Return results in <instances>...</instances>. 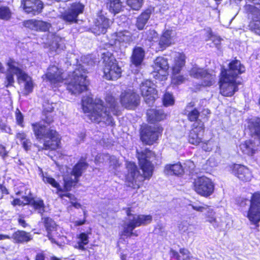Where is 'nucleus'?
<instances>
[{
  "label": "nucleus",
  "mask_w": 260,
  "mask_h": 260,
  "mask_svg": "<svg viewBox=\"0 0 260 260\" xmlns=\"http://www.w3.org/2000/svg\"><path fill=\"white\" fill-rule=\"evenodd\" d=\"M86 74L87 69L84 66L79 64L67 78L62 69L55 66H50L42 78L54 87L60 86L64 83L71 94L77 95L87 89L88 82L86 80Z\"/></svg>",
  "instance_id": "obj_1"
},
{
  "label": "nucleus",
  "mask_w": 260,
  "mask_h": 260,
  "mask_svg": "<svg viewBox=\"0 0 260 260\" xmlns=\"http://www.w3.org/2000/svg\"><path fill=\"white\" fill-rule=\"evenodd\" d=\"M105 101L104 105L100 99L93 100L90 95L84 96L82 99V109L92 122L113 125L114 124L113 115H117L119 111L118 103L110 94L107 95Z\"/></svg>",
  "instance_id": "obj_2"
},
{
  "label": "nucleus",
  "mask_w": 260,
  "mask_h": 260,
  "mask_svg": "<svg viewBox=\"0 0 260 260\" xmlns=\"http://www.w3.org/2000/svg\"><path fill=\"white\" fill-rule=\"evenodd\" d=\"M7 66L6 87L13 86L14 83V75H15L18 82H24L25 94L27 95L31 93L34 89V83L31 78L23 70L22 64L13 59L10 58L7 62Z\"/></svg>",
  "instance_id": "obj_3"
},
{
  "label": "nucleus",
  "mask_w": 260,
  "mask_h": 260,
  "mask_svg": "<svg viewBox=\"0 0 260 260\" xmlns=\"http://www.w3.org/2000/svg\"><path fill=\"white\" fill-rule=\"evenodd\" d=\"M31 125L36 138L44 141V149L55 150L59 147L60 138L55 130L48 127L42 122L32 123Z\"/></svg>",
  "instance_id": "obj_4"
},
{
  "label": "nucleus",
  "mask_w": 260,
  "mask_h": 260,
  "mask_svg": "<svg viewBox=\"0 0 260 260\" xmlns=\"http://www.w3.org/2000/svg\"><path fill=\"white\" fill-rule=\"evenodd\" d=\"M126 213L127 217L123 224V230L122 235L127 237L137 236V234L134 233L133 230L137 227L149 224L152 220V217L150 215L131 213L130 208L126 209Z\"/></svg>",
  "instance_id": "obj_5"
},
{
  "label": "nucleus",
  "mask_w": 260,
  "mask_h": 260,
  "mask_svg": "<svg viewBox=\"0 0 260 260\" xmlns=\"http://www.w3.org/2000/svg\"><path fill=\"white\" fill-rule=\"evenodd\" d=\"M248 127L251 134L257 136V138L249 139L241 143L240 148L244 154L252 156L260 149V118L251 120Z\"/></svg>",
  "instance_id": "obj_6"
},
{
  "label": "nucleus",
  "mask_w": 260,
  "mask_h": 260,
  "mask_svg": "<svg viewBox=\"0 0 260 260\" xmlns=\"http://www.w3.org/2000/svg\"><path fill=\"white\" fill-rule=\"evenodd\" d=\"M102 59L104 64V76L108 80H117L121 75L122 70L113 54L104 50L102 52Z\"/></svg>",
  "instance_id": "obj_7"
},
{
  "label": "nucleus",
  "mask_w": 260,
  "mask_h": 260,
  "mask_svg": "<svg viewBox=\"0 0 260 260\" xmlns=\"http://www.w3.org/2000/svg\"><path fill=\"white\" fill-rule=\"evenodd\" d=\"M88 167V164L85 160L81 158L73 167L70 174H67L63 177L64 188L66 190H70L73 186L78 182L79 178L86 170Z\"/></svg>",
  "instance_id": "obj_8"
},
{
  "label": "nucleus",
  "mask_w": 260,
  "mask_h": 260,
  "mask_svg": "<svg viewBox=\"0 0 260 260\" xmlns=\"http://www.w3.org/2000/svg\"><path fill=\"white\" fill-rule=\"evenodd\" d=\"M244 9L248 18L251 19L248 25L249 29L260 36V6L246 4L244 6Z\"/></svg>",
  "instance_id": "obj_9"
},
{
  "label": "nucleus",
  "mask_w": 260,
  "mask_h": 260,
  "mask_svg": "<svg viewBox=\"0 0 260 260\" xmlns=\"http://www.w3.org/2000/svg\"><path fill=\"white\" fill-rule=\"evenodd\" d=\"M193 189L198 194L208 197L213 193L214 184L211 179L203 176L194 179Z\"/></svg>",
  "instance_id": "obj_10"
},
{
  "label": "nucleus",
  "mask_w": 260,
  "mask_h": 260,
  "mask_svg": "<svg viewBox=\"0 0 260 260\" xmlns=\"http://www.w3.org/2000/svg\"><path fill=\"white\" fill-rule=\"evenodd\" d=\"M172 56L174 58V62L172 66L173 77L172 82L174 84H180L186 79V78L183 76L177 75L185 65V55L181 53L174 52H172Z\"/></svg>",
  "instance_id": "obj_11"
},
{
  "label": "nucleus",
  "mask_w": 260,
  "mask_h": 260,
  "mask_svg": "<svg viewBox=\"0 0 260 260\" xmlns=\"http://www.w3.org/2000/svg\"><path fill=\"white\" fill-rule=\"evenodd\" d=\"M137 152L139 164L143 172L144 178L149 179L152 176L153 171V166L149 159L153 153L147 149L141 152L137 150Z\"/></svg>",
  "instance_id": "obj_12"
},
{
  "label": "nucleus",
  "mask_w": 260,
  "mask_h": 260,
  "mask_svg": "<svg viewBox=\"0 0 260 260\" xmlns=\"http://www.w3.org/2000/svg\"><path fill=\"white\" fill-rule=\"evenodd\" d=\"M247 217L253 224L260 221V191L256 192L252 195Z\"/></svg>",
  "instance_id": "obj_13"
},
{
  "label": "nucleus",
  "mask_w": 260,
  "mask_h": 260,
  "mask_svg": "<svg viewBox=\"0 0 260 260\" xmlns=\"http://www.w3.org/2000/svg\"><path fill=\"white\" fill-rule=\"evenodd\" d=\"M220 92L224 96H231L238 90L236 79L233 77L220 75Z\"/></svg>",
  "instance_id": "obj_14"
},
{
  "label": "nucleus",
  "mask_w": 260,
  "mask_h": 260,
  "mask_svg": "<svg viewBox=\"0 0 260 260\" xmlns=\"http://www.w3.org/2000/svg\"><path fill=\"white\" fill-rule=\"evenodd\" d=\"M140 90L146 103L149 106L152 105L157 98L155 85L151 81L147 80L141 83Z\"/></svg>",
  "instance_id": "obj_15"
},
{
  "label": "nucleus",
  "mask_w": 260,
  "mask_h": 260,
  "mask_svg": "<svg viewBox=\"0 0 260 260\" xmlns=\"http://www.w3.org/2000/svg\"><path fill=\"white\" fill-rule=\"evenodd\" d=\"M152 67V74L155 79L162 80L168 74L169 63L167 59L164 57H157L154 61Z\"/></svg>",
  "instance_id": "obj_16"
},
{
  "label": "nucleus",
  "mask_w": 260,
  "mask_h": 260,
  "mask_svg": "<svg viewBox=\"0 0 260 260\" xmlns=\"http://www.w3.org/2000/svg\"><path fill=\"white\" fill-rule=\"evenodd\" d=\"M162 132V128L159 126H147L141 132V139L148 145H151L155 142Z\"/></svg>",
  "instance_id": "obj_17"
},
{
  "label": "nucleus",
  "mask_w": 260,
  "mask_h": 260,
  "mask_svg": "<svg viewBox=\"0 0 260 260\" xmlns=\"http://www.w3.org/2000/svg\"><path fill=\"white\" fill-rule=\"evenodd\" d=\"M140 97L133 90L128 89L122 92L120 102L123 107L129 109L136 108L139 103Z\"/></svg>",
  "instance_id": "obj_18"
},
{
  "label": "nucleus",
  "mask_w": 260,
  "mask_h": 260,
  "mask_svg": "<svg viewBox=\"0 0 260 260\" xmlns=\"http://www.w3.org/2000/svg\"><path fill=\"white\" fill-rule=\"evenodd\" d=\"M111 23L112 21L105 16L103 11H101L97 14V18L92 28V32L95 35L104 34Z\"/></svg>",
  "instance_id": "obj_19"
},
{
  "label": "nucleus",
  "mask_w": 260,
  "mask_h": 260,
  "mask_svg": "<svg viewBox=\"0 0 260 260\" xmlns=\"http://www.w3.org/2000/svg\"><path fill=\"white\" fill-rule=\"evenodd\" d=\"M84 6L80 3H73L70 7L61 15V18L66 22H76L78 16L83 13Z\"/></svg>",
  "instance_id": "obj_20"
},
{
  "label": "nucleus",
  "mask_w": 260,
  "mask_h": 260,
  "mask_svg": "<svg viewBox=\"0 0 260 260\" xmlns=\"http://www.w3.org/2000/svg\"><path fill=\"white\" fill-rule=\"evenodd\" d=\"M204 129V124L202 121L194 123L192 125V129L190 131L188 136L189 142L195 145H198L202 142Z\"/></svg>",
  "instance_id": "obj_21"
},
{
  "label": "nucleus",
  "mask_w": 260,
  "mask_h": 260,
  "mask_svg": "<svg viewBox=\"0 0 260 260\" xmlns=\"http://www.w3.org/2000/svg\"><path fill=\"white\" fill-rule=\"evenodd\" d=\"M229 69L222 68L220 75L233 77L236 79L238 75L241 74L245 71L244 66L241 64L240 61L238 60L231 61L229 63Z\"/></svg>",
  "instance_id": "obj_22"
},
{
  "label": "nucleus",
  "mask_w": 260,
  "mask_h": 260,
  "mask_svg": "<svg viewBox=\"0 0 260 260\" xmlns=\"http://www.w3.org/2000/svg\"><path fill=\"white\" fill-rule=\"evenodd\" d=\"M232 173L237 176L240 180L248 182L252 177L251 171L246 166L234 164L231 167Z\"/></svg>",
  "instance_id": "obj_23"
},
{
  "label": "nucleus",
  "mask_w": 260,
  "mask_h": 260,
  "mask_svg": "<svg viewBox=\"0 0 260 260\" xmlns=\"http://www.w3.org/2000/svg\"><path fill=\"white\" fill-rule=\"evenodd\" d=\"M21 6L27 13L33 15L40 13L43 8V3L40 0H22Z\"/></svg>",
  "instance_id": "obj_24"
},
{
  "label": "nucleus",
  "mask_w": 260,
  "mask_h": 260,
  "mask_svg": "<svg viewBox=\"0 0 260 260\" xmlns=\"http://www.w3.org/2000/svg\"><path fill=\"white\" fill-rule=\"evenodd\" d=\"M126 166L127 173L125 176V179L128 183V186L133 187L134 183L136 182L138 177L142 178V177L140 176V172L134 162H127Z\"/></svg>",
  "instance_id": "obj_25"
},
{
  "label": "nucleus",
  "mask_w": 260,
  "mask_h": 260,
  "mask_svg": "<svg viewBox=\"0 0 260 260\" xmlns=\"http://www.w3.org/2000/svg\"><path fill=\"white\" fill-rule=\"evenodd\" d=\"M25 201V204H28L35 211L40 214L42 217L45 212V206L44 201L40 198H34L31 197L25 196L23 198Z\"/></svg>",
  "instance_id": "obj_26"
},
{
  "label": "nucleus",
  "mask_w": 260,
  "mask_h": 260,
  "mask_svg": "<svg viewBox=\"0 0 260 260\" xmlns=\"http://www.w3.org/2000/svg\"><path fill=\"white\" fill-rule=\"evenodd\" d=\"M174 36V33L172 30H165L158 43V47L155 48L156 51L163 50L171 45L173 43V38Z\"/></svg>",
  "instance_id": "obj_27"
},
{
  "label": "nucleus",
  "mask_w": 260,
  "mask_h": 260,
  "mask_svg": "<svg viewBox=\"0 0 260 260\" xmlns=\"http://www.w3.org/2000/svg\"><path fill=\"white\" fill-rule=\"evenodd\" d=\"M23 25L25 27L34 30H40L46 31L49 30L50 24L46 22L30 19L25 21L23 22Z\"/></svg>",
  "instance_id": "obj_28"
},
{
  "label": "nucleus",
  "mask_w": 260,
  "mask_h": 260,
  "mask_svg": "<svg viewBox=\"0 0 260 260\" xmlns=\"http://www.w3.org/2000/svg\"><path fill=\"white\" fill-rule=\"evenodd\" d=\"M42 220L44 222L46 231L47 232V236L52 243H55L54 237L57 235L56 232L58 226L55 222L49 217H42Z\"/></svg>",
  "instance_id": "obj_29"
},
{
  "label": "nucleus",
  "mask_w": 260,
  "mask_h": 260,
  "mask_svg": "<svg viewBox=\"0 0 260 260\" xmlns=\"http://www.w3.org/2000/svg\"><path fill=\"white\" fill-rule=\"evenodd\" d=\"M147 116L149 122L154 123L164 119L166 118V115L161 109H150L147 110Z\"/></svg>",
  "instance_id": "obj_30"
},
{
  "label": "nucleus",
  "mask_w": 260,
  "mask_h": 260,
  "mask_svg": "<svg viewBox=\"0 0 260 260\" xmlns=\"http://www.w3.org/2000/svg\"><path fill=\"white\" fill-rule=\"evenodd\" d=\"M133 41V38L131 32L127 30H124L116 33L114 44H116L117 42H118L119 43H122L123 46L126 47L127 45H129Z\"/></svg>",
  "instance_id": "obj_31"
},
{
  "label": "nucleus",
  "mask_w": 260,
  "mask_h": 260,
  "mask_svg": "<svg viewBox=\"0 0 260 260\" xmlns=\"http://www.w3.org/2000/svg\"><path fill=\"white\" fill-rule=\"evenodd\" d=\"M145 56V51L141 47H136L133 49L131 61L133 64L137 67L140 65Z\"/></svg>",
  "instance_id": "obj_32"
},
{
  "label": "nucleus",
  "mask_w": 260,
  "mask_h": 260,
  "mask_svg": "<svg viewBox=\"0 0 260 260\" xmlns=\"http://www.w3.org/2000/svg\"><path fill=\"white\" fill-rule=\"evenodd\" d=\"M65 40L58 36H54L52 38V42L50 45V50L55 51L57 53H60L61 50H63L66 48Z\"/></svg>",
  "instance_id": "obj_33"
},
{
  "label": "nucleus",
  "mask_w": 260,
  "mask_h": 260,
  "mask_svg": "<svg viewBox=\"0 0 260 260\" xmlns=\"http://www.w3.org/2000/svg\"><path fill=\"white\" fill-rule=\"evenodd\" d=\"M205 215L207 221L210 222L215 228L222 226V221L220 218H217L215 216V212L213 209L208 206V209H206Z\"/></svg>",
  "instance_id": "obj_34"
},
{
  "label": "nucleus",
  "mask_w": 260,
  "mask_h": 260,
  "mask_svg": "<svg viewBox=\"0 0 260 260\" xmlns=\"http://www.w3.org/2000/svg\"><path fill=\"white\" fill-rule=\"evenodd\" d=\"M151 14V10L148 9L143 12L137 18L136 25L139 30H142L144 28L146 24L150 17Z\"/></svg>",
  "instance_id": "obj_35"
},
{
  "label": "nucleus",
  "mask_w": 260,
  "mask_h": 260,
  "mask_svg": "<svg viewBox=\"0 0 260 260\" xmlns=\"http://www.w3.org/2000/svg\"><path fill=\"white\" fill-rule=\"evenodd\" d=\"M184 171L182 166L180 163L173 165H168L165 167V172L167 175H179Z\"/></svg>",
  "instance_id": "obj_36"
},
{
  "label": "nucleus",
  "mask_w": 260,
  "mask_h": 260,
  "mask_svg": "<svg viewBox=\"0 0 260 260\" xmlns=\"http://www.w3.org/2000/svg\"><path fill=\"white\" fill-rule=\"evenodd\" d=\"M171 255L172 257L175 258L177 260H191V255L189 251L185 248L180 249V253L179 254L175 250H171Z\"/></svg>",
  "instance_id": "obj_37"
},
{
  "label": "nucleus",
  "mask_w": 260,
  "mask_h": 260,
  "mask_svg": "<svg viewBox=\"0 0 260 260\" xmlns=\"http://www.w3.org/2000/svg\"><path fill=\"white\" fill-rule=\"evenodd\" d=\"M90 234V233H89ZM78 241L76 245L75 246L76 248L81 250H85V245L89 243L88 233H81L77 236Z\"/></svg>",
  "instance_id": "obj_38"
},
{
  "label": "nucleus",
  "mask_w": 260,
  "mask_h": 260,
  "mask_svg": "<svg viewBox=\"0 0 260 260\" xmlns=\"http://www.w3.org/2000/svg\"><path fill=\"white\" fill-rule=\"evenodd\" d=\"M109 11L114 14L120 12L122 9V3L120 0H104Z\"/></svg>",
  "instance_id": "obj_39"
},
{
  "label": "nucleus",
  "mask_w": 260,
  "mask_h": 260,
  "mask_svg": "<svg viewBox=\"0 0 260 260\" xmlns=\"http://www.w3.org/2000/svg\"><path fill=\"white\" fill-rule=\"evenodd\" d=\"M14 240L18 243L27 242L31 239V236L29 233L23 231H18L13 235Z\"/></svg>",
  "instance_id": "obj_40"
},
{
  "label": "nucleus",
  "mask_w": 260,
  "mask_h": 260,
  "mask_svg": "<svg viewBox=\"0 0 260 260\" xmlns=\"http://www.w3.org/2000/svg\"><path fill=\"white\" fill-rule=\"evenodd\" d=\"M42 177L43 178V181L46 183H48L53 187H55L57 189V191L56 193L58 194V193H63L62 191V189L59 185V184L52 177L49 176L48 174H44L42 169H41Z\"/></svg>",
  "instance_id": "obj_41"
},
{
  "label": "nucleus",
  "mask_w": 260,
  "mask_h": 260,
  "mask_svg": "<svg viewBox=\"0 0 260 260\" xmlns=\"http://www.w3.org/2000/svg\"><path fill=\"white\" fill-rule=\"evenodd\" d=\"M101 157L103 159L105 158L109 160L110 168L114 171H116L117 168L120 166V163L118 159L115 156H109L108 154H101L96 157L95 160L98 161V157L100 158Z\"/></svg>",
  "instance_id": "obj_42"
},
{
  "label": "nucleus",
  "mask_w": 260,
  "mask_h": 260,
  "mask_svg": "<svg viewBox=\"0 0 260 260\" xmlns=\"http://www.w3.org/2000/svg\"><path fill=\"white\" fill-rule=\"evenodd\" d=\"M146 40L152 43L151 47L155 49V43L158 41V34L154 30H149L145 32Z\"/></svg>",
  "instance_id": "obj_43"
},
{
  "label": "nucleus",
  "mask_w": 260,
  "mask_h": 260,
  "mask_svg": "<svg viewBox=\"0 0 260 260\" xmlns=\"http://www.w3.org/2000/svg\"><path fill=\"white\" fill-rule=\"evenodd\" d=\"M191 107V106L188 105L186 107V109L185 110L186 112H188L187 116L189 121H194V123H196L198 121H202L200 119H199L200 112L196 109H194L189 111V109Z\"/></svg>",
  "instance_id": "obj_44"
},
{
  "label": "nucleus",
  "mask_w": 260,
  "mask_h": 260,
  "mask_svg": "<svg viewBox=\"0 0 260 260\" xmlns=\"http://www.w3.org/2000/svg\"><path fill=\"white\" fill-rule=\"evenodd\" d=\"M201 80V85L203 86H210L215 81V76L207 72Z\"/></svg>",
  "instance_id": "obj_45"
},
{
  "label": "nucleus",
  "mask_w": 260,
  "mask_h": 260,
  "mask_svg": "<svg viewBox=\"0 0 260 260\" xmlns=\"http://www.w3.org/2000/svg\"><path fill=\"white\" fill-rule=\"evenodd\" d=\"M58 195L59 197L62 199V200L64 199V197H67L69 198L70 200L71 204L72 205L77 209H79L81 208V205L80 203L76 202V198L75 196L70 193H58Z\"/></svg>",
  "instance_id": "obj_46"
},
{
  "label": "nucleus",
  "mask_w": 260,
  "mask_h": 260,
  "mask_svg": "<svg viewBox=\"0 0 260 260\" xmlns=\"http://www.w3.org/2000/svg\"><path fill=\"white\" fill-rule=\"evenodd\" d=\"M207 71L202 68H199L197 67H193L190 71V75L194 78L202 79L205 75Z\"/></svg>",
  "instance_id": "obj_47"
},
{
  "label": "nucleus",
  "mask_w": 260,
  "mask_h": 260,
  "mask_svg": "<svg viewBox=\"0 0 260 260\" xmlns=\"http://www.w3.org/2000/svg\"><path fill=\"white\" fill-rule=\"evenodd\" d=\"M192 209L200 212H204L208 209V206L200 202H192L188 205Z\"/></svg>",
  "instance_id": "obj_48"
},
{
  "label": "nucleus",
  "mask_w": 260,
  "mask_h": 260,
  "mask_svg": "<svg viewBox=\"0 0 260 260\" xmlns=\"http://www.w3.org/2000/svg\"><path fill=\"white\" fill-rule=\"evenodd\" d=\"M207 31L208 34V36L209 39L213 42L217 48H218L221 40L220 37L219 36L213 35L211 28H208L207 30Z\"/></svg>",
  "instance_id": "obj_49"
},
{
  "label": "nucleus",
  "mask_w": 260,
  "mask_h": 260,
  "mask_svg": "<svg viewBox=\"0 0 260 260\" xmlns=\"http://www.w3.org/2000/svg\"><path fill=\"white\" fill-rule=\"evenodd\" d=\"M11 13L7 7H0V19L8 20L11 17Z\"/></svg>",
  "instance_id": "obj_50"
},
{
  "label": "nucleus",
  "mask_w": 260,
  "mask_h": 260,
  "mask_svg": "<svg viewBox=\"0 0 260 260\" xmlns=\"http://www.w3.org/2000/svg\"><path fill=\"white\" fill-rule=\"evenodd\" d=\"M127 5L133 10H139L143 4V0H127Z\"/></svg>",
  "instance_id": "obj_51"
},
{
  "label": "nucleus",
  "mask_w": 260,
  "mask_h": 260,
  "mask_svg": "<svg viewBox=\"0 0 260 260\" xmlns=\"http://www.w3.org/2000/svg\"><path fill=\"white\" fill-rule=\"evenodd\" d=\"M163 104L166 107L173 105L174 104L173 95L169 92H166L163 98Z\"/></svg>",
  "instance_id": "obj_52"
},
{
  "label": "nucleus",
  "mask_w": 260,
  "mask_h": 260,
  "mask_svg": "<svg viewBox=\"0 0 260 260\" xmlns=\"http://www.w3.org/2000/svg\"><path fill=\"white\" fill-rule=\"evenodd\" d=\"M15 115H16V120L17 123L19 125H20L21 127H23V118L24 117H23V115H22V114L21 113V112L19 110L17 109L16 113H15Z\"/></svg>",
  "instance_id": "obj_53"
},
{
  "label": "nucleus",
  "mask_w": 260,
  "mask_h": 260,
  "mask_svg": "<svg viewBox=\"0 0 260 260\" xmlns=\"http://www.w3.org/2000/svg\"><path fill=\"white\" fill-rule=\"evenodd\" d=\"M189 225V223L186 221H182L179 225V229L182 232H186Z\"/></svg>",
  "instance_id": "obj_54"
},
{
  "label": "nucleus",
  "mask_w": 260,
  "mask_h": 260,
  "mask_svg": "<svg viewBox=\"0 0 260 260\" xmlns=\"http://www.w3.org/2000/svg\"><path fill=\"white\" fill-rule=\"evenodd\" d=\"M202 149L205 151H210L212 149V147L211 145V142L210 141H207L206 142L202 141Z\"/></svg>",
  "instance_id": "obj_55"
},
{
  "label": "nucleus",
  "mask_w": 260,
  "mask_h": 260,
  "mask_svg": "<svg viewBox=\"0 0 260 260\" xmlns=\"http://www.w3.org/2000/svg\"><path fill=\"white\" fill-rule=\"evenodd\" d=\"M24 197H22L23 200H21L20 199H14L13 201V202H12V204L13 206H16V205L21 206V205H28V204H25V201H24V200L23 199Z\"/></svg>",
  "instance_id": "obj_56"
},
{
  "label": "nucleus",
  "mask_w": 260,
  "mask_h": 260,
  "mask_svg": "<svg viewBox=\"0 0 260 260\" xmlns=\"http://www.w3.org/2000/svg\"><path fill=\"white\" fill-rule=\"evenodd\" d=\"M18 222L19 224L24 228H26L28 225L27 223H26V221L24 219L23 217L21 215L19 216Z\"/></svg>",
  "instance_id": "obj_57"
},
{
  "label": "nucleus",
  "mask_w": 260,
  "mask_h": 260,
  "mask_svg": "<svg viewBox=\"0 0 260 260\" xmlns=\"http://www.w3.org/2000/svg\"><path fill=\"white\" fill-rule=\"evenodd\" d=\"M53 121V118L50 113L46 114V118L44 120V122L48 124H50Z\"/></svg>",
  "instance_id": "obj_58"
},
{
  "label": "nucleus",
  "mask_w": 260,
  "mask_h": 260,
  "mask_svg": "<svg viewBox=\"0 0 260 260\" xmlns=\"http://www.w3.org/2000/svg\"><path fill=\"white\" fill-rule=\"evenodd\" d=\"M16 137L17 139H19L21 142L26 140V134L24 133H19L17 134Z\"/></svg>",
  "instance_id": "obj_59"
},
{
  "label": "nucleus",
  "mask_w": 260,
  "mask_h": 260,
  "mask_svg": "<svg viewBox=\"0 0 260 260\" xmlns=\"http://www.w3.org/2000/svg\"><path fill=\"white\" fill-rule=\"evenodd\" d=\"M30 142L28 140H25L22 142L23 147L25 150H27L30 146Z\"/></svg>",
  "instance_id": "obj_60"
},
{
  "label": "nucleus",
  "mask_w": 260,
  "mask_h": 260,
  "mask_svg": "<svg viewBox=\"0 0 260 260\" xmlns=\"http://www.w3.org/2000/svg\"><path fill=\"white\" fill-rule=\"evenodd\" d=\"M44 111L47 112L48 113H51L53 111V109L54 108L52 104H51V105H48V107H45V106H44Z\"/></svg>",
  "instance_id": "obj_61"
},
{
  "label": "nucleus",
  "mask_w": 260,
  "mask_h": 260,
  "mask_svg": "<svg viewBox=\"0 0 260 260\" xmlns=\"http://www.w3.org/2000/svg\"><path fill=\"white\" fill-rule=\"evenodd\" d=\"M86 221V219H83V220H76L74 222V224L75 226H79L83 225L85 223Z\"/></svg>",
  "instance_id": "obj_62"
},
{
  "label": "nucleus",
  "mask_w": 260,
  "mask_h": 260,
  "mask_svg": "<svg viewBox=\"0 0 260 260\" xmlns=\"http://www.w3.org/2000/svg\"><path fill=\"white\" fill-rule=\"evenodd\" d=\"M35 260H45V256L42 253H38L36 255Z\"/></svg>",
  "instance_id": "obj_63"
},
{
  "label": "nucleus",
  "mask_w": 260,
  "mask_h": 260,
  "mask_svg": "<svg viewBox=\"0 0 260 260\" xmlns=\"http://www.w3.org/2000/svg\"><path fill=\"white\" fill-rule=\"evenodd\" d=\"M0 154L3 156H5L7 154L5 147L2 146H0Z\"/></svg>",
  "instance_id": "obj_64"
}]
</instances>
